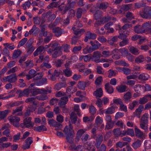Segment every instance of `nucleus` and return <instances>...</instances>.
Listing matches in <instances>:
<instances>
[{"label": "nucleus", "instance_id": "1", "mask_svg": "<svg viewBox=\"0 0 151 151\" xmlns=\"http://www.w3.org/2000/svg\"><path fill=\"white\" fill-rule=\"evenodd\" d=\"M30 93L32 95H36L41 93L40 95L37 96L36 98L38 100H44L47 98V91L46 90H42L37 89H31Z\"/></svg>", "mask_w": 151, "mask_h": 151}, {"label": "nucleus", "instance_id": "2", "mask_svg": "<svg viewBox=\"0 0 151 151\" xmlns=\"http://www.w3.org/2000/svg\"><path fill=\"white\" fill-rule=\"evenodd\" d=\"M35 98H30L27 99L25 101L26 103H30V104H32L34 105L33 108H30V109L28 110L26 113L25 115L26 116L29 115L30 113V112H33L36 109L37 102L35 101Z\"/></svg>", "mask_w": 151, "mask_h": 151}, {"label": "nucleus", "instance_id": "3", "mask_svg": "<svg viewBox=\"0 0 151 151\" xmlns=\"http://www.w3.org/2000/svg\"><path fill=\"white\" fill-rule=\"evenodd\" d=\"M76 3L74 1L71 2L69 0H68V3L66 4L65 6H60L59 7L60 10L63 11V13H65L68 10L74 8Z\"/></svg>", "mask_w": 151, "mask_h": 151}, {"label": "nucleus", "instance_id": "4", "mask_svg": "<svg viewBox=\"0 0 151 151\" xmlns=\"http://www.w3.org/2000/svg\"><path fill=\"white\" fill-rule=\"evenodd\" d=\"M17 80V77L15 74H13L9 76H7L5 78H2V81H8L10 83H12L15 82Z\"/></svg>", "mask_w": 151, "mask_h": 151}, {"label": "nucleus", "instance_id": "5", "mask_svg": "<svg viewBox=\"0 0 151 151\" xmlns=\"http://www.w3.org/2000/svg\"><path fill=\"white\" fill-rule=\"evenodd\" d=\"M63 131L66 136L75 134L74 130L71 124H69L68 126H66L64 129Z\"/></svg>", "mask_w": 151, "mask_h": 151}, {"label": "nucleus", "instance_id": "6", "mask_svg": "<svg viewBox=\"0 0 151 151\" xmlns=\"http://www.w3.org/2000/svg\"><path fill=\"white\" fill-rule=\"evenodd\" d=\"M8 119L10 123L16 127L18 126L20 120L19 117L11 116L8 117Z\"/></svg>", "mask_w": 151, "mask_h": 151}, {"label": "nucleus", "instance_id": "7", "mask_svg": "<svg viewBox=\"0 0 151 151\" xmlns=\"http://www.w3.org/2000/svg\"><path fill=\"white\" fill-rule=\"evenodd\" d=\"M102 56L101 52L99 51H95L93 52L91 59L96 63H99L100 58Z\"/></svg>", "mask_w": 151, "mask_h": 151}, {"label": "nucleus", "instance_id": "8", "mask_svg": "<svg viewBox=\"0 0 151 151\" xmlns=\"http://www.w3.org/2000/svg\"><path fill=\"white\" fill-rule=\"evenodd\" d=\"M142 26L144 33L146 34H151V25L149 22L143 24Z\"/></svg>", "mask_w": 151, "mask_h": 151}, {"label": "nucleus", "instance_id": "9", "mask_svg": "<svg viewBox=\"0 0 151 151\" xmlns=\"http://www.w3.org/2000/svg\"><path fill=\"white\" fill-rule=\"evenodd\" d=\"M32 119L30 117H27L24 121V126L27 128L31 129L32 128L34 125L33 123L31 122Z\"/></svg>", "mask_w": 151, "mask_h": 151}, {"label": "nucleus", "instance_id": "10", "mask_svg": "<svg viewBox=\"0 0 151 151\" xmlns=\"http://www.w3.org/2000/svg\"><path fill=\"white\" fill-rule=\"evenodd\" d=\"M32 138L28 137L25 141L24 143L23 144L22 148L24 150L28 149L30 147V145L33 143Z\"/></svg>", "mask_w": 151, "mask_h": 151}, {"label": "nucleus", "instance_id": "11", "mask_svg": "<svg viewBox=\"0 0 151 151\" xmlns=\"http://www.w3.org/2000/svg\"><path fill=\"white\" fill-rule=\"evenodd\" d=\"M48 123L51 126L55 127L56 128L55 129L56 130H57L58 129H60L62 127V124L60 123L56 122L53 119L49 120L48 121Z\"/></svg>", "mask_w": 151, "mask_h": 151}, {"label": "nucleus", "instance_id": "12", "mask_svg": "<svg viewBox=\"0 0 151 151\" xmlns=\"http://www.w3.org/2000/svg\"><path fill=\"white\" fill-rule=\"evenodd\" d=\"M134 131L135 136L140 139H142L145 137V134L142 132L139 129L137 128L136 126H135Z\"/></svg>", "mask_w": 151, "mask_h": 151}, {"label": "nucleus", "instance_id": "13", "mask_svg": "<svg viewBox=\"0 0 151 151\" xmlns=\"http://www.w3.org/2000/svg\"><path fill=\"white\" fill-rule=\"evenodd\" d=\"M96 35L94 33H92L90 31L87 32L86 35L85 37L84 41L87 42L90 39L94 40L96 38Z\"/></svg>", "mask_w": 151, "mask_h": 151}, {"label": "nucleus", "instance_id": "14", "mask_svg": "<svg viewBox=\"0 0 151 151\" xmlns=\"http://www.w3.org/2000/svg\"><path fill=\"white\" fill-rule=\"evenodd\" d=\"M90 43L91 46V47H90L93 50V51L98 49L101 45V44L96 40L91 41L90 42Z\"/></svg>", "mask_w": 151, "mask_h": 151}, {"label": "nucleus", "instance_id": "15", "mask_svg": "<svg viewBox=\"0 0 151 151\" xmlns=\"http://www.w3.org/2000/svg\"><path fill=\"white\" fill-rule=\"evenodd\" d=\"M144 106L142 105H140L138 108L133 113L134 116H136L138 118L140 117V115L144 109Z\"/></svg>", "mask_w": 151, "mask_h": 151}, {"label": "nucleus", "instance_id": "16", "mask_svg": "<svg viewBox=\"0 0 151 151\" xmlns=\"http://www.w3.org/2000/svg\"><path fill=\"white\" fill-rule=\"evenodd\" d=\"M148 9V6L144 8L143 9L139 12V14L141 17L143 18H149L148 12H147L146 10Z\"/></svg>", "mask_w": 151, "mask_h": 151}, {"label": "nucleus", "instance_id": "17", "mask_svg": "<svg viewBox=\"0 0 151 151\" xmlns=\"http://www.w3.org/2000/svg\"><path fill=\"white\" fill-rule=\"evenodd\" d=\"M47 24H45V25H40V29L41 30V33L40 35L41 36L46 37L47 35V32L45 31L47 28Z\"/></svg>", "mask_w": 151, "mask_h": 151}, {"label": "nucleus", "instance_id": "18", "mask_svg": "<svg viewBox=\"0 0 151 151\" xmlns=\"http://www.w3.org/2000/svg\"><path fill=\"white\" fill-rule=\"evenodd\" d=\"M105 89L106 92L109 94H112L114 92V88L109 83H106L105 85Z\"/></svg>", "mask_w": 151, "mask_h": 151}, {"label": "nucleus", "instance_id": "19", "mask_svg": "<svg viewBox=\"0 0 151 151\" xmlns=\"http://www.w3.org/2000/svg\"><path fill=\"white\" fill-rule=\"evenodd\" d=\"M86 130L81 129L78 130L76 134V137L75 139L76 142H78L82 135L85 132Z\"/></svg>", "mask_w": 151, "mask_h": 151}, {"label": "nucleus", "instance_id": "20", "mask_svg": "<svg viewBox=\"0 0 151 151\" xmlns=\"http://www.w3.org/2000/svg\"><path fill=\"white\" fill-rule=\"evenodd\" d=\"M133 88L135 92L137 93H140V91L145 88V86L143 85L137 84L134 86Z\"/></svg>", "mask_w": 151, "mask_h": 151}, {"label": "nucleus", "instance_id": "21", "mask_svg": "<svg viewBox=\"0 0 151 151\" xmlns=\"http://www.w3.org/2000/svg\"><path fill=\"white\" fill-rule=\"evenodd\" d=\"M120 72H122L126 75H128L130 73L131 70L130 69L125 68L119 67L117 69Z\"/></svg>", "mask_w": 151, "mask_h": 151}, {"label": "nucleus", "instance_id": "22", "mask_svg": "<svg viewBox=\"0 0 151 151\" xmlns=\"http://www.w3.org/2000/svg\"><path fill=\"white\" fill-rule=\"evenodd\" d=\"M127 87L125 85L118 86L116 87V88L118 91L119 93H123L126 91Z\"/></svg>", "mask_w": 151, "mask_h": 151}, {"label": "nucleus", "instance_id": "23", "mask_svg": "<svg viewBox=\"0 0 151 151\" xmlns=\"http://www.w3.org/2000/svg\"><path fill=\"white\" fill-rule=\"evenodd\" d=\"M52 31L56 37H58L62 34L63 30L59 27H56L53 29Z\"/></svg>", "mask_w": 151, "mask_h": 151}, {"label": "nucleus", "instance_id": "24", "mask_svg": "<svg viewBox=\"0 0 151 151\" xmlns=\"http://www.w3.org/2000/svg\"><path fill=\"white\" fill-rule=\"evenodd\" d=\"M132 26V25L131 24H126L122 26V28H121L120 26L119 25H117L116 26L117 28L116 29L121 30L122 31H123V32H124V30L131 27Z\"/></svg>", "mask_w": 151, "mask_h": 151}, {"label": "nucleus", "instance_id": "25", "mask_svg": "<svg viewBox=\"0 0 151 151\" xmlns=\"http://www.w3.org/2000/svg\"><path fill=\"white\" fill-rule=\"evenodd\" d=\"M39 28H37L35 25H34L29 31L30 35L32 34L34 35H37L39 32Z\"/></svg>", "mask_w": 151, "mask_h": 151}, {"label": "nucleus", "instance_id": "26", "mask_svg": "<svg viewBox=\"0 0 151 151\" xmlns=\"http://www.w3.org/2000/svg\"><path fill=\"white\" fill-rule=\"evenodd\" d=\"M103 93V90L102 88H100L94 92L93 95L96 98H99L102 96Z\"/></svg>", "mask_w": 151, "mask_h": 151}, {"label": "nucleus", "instance_id": "27", "mask_svg": "<svg viewBox=\"0 0 151 151\" xmlns=\"http://www.w3.org/2000/svg\"><path fill=\"white\" fill-rule=\"evenodd\" d=\"M132 97V95L130 92H127L124 96V100L126 103H128L130 101Z\"/></svg>", "mask_w": 151, "mask_h": 151}, {"label": "nucleus", "instance_id": "28", "mask_svg": "<svg viewBox=\"0 0 151 151\" xmlns=\"http://www.w3.org/2000/svg\"><path fill=\"white\" fill-rule=\"evenodd\" d=\"M109 6V4L106 2L101 3L98 6V8L102 10H106Z\"/></svg>", "mask_w": 151, "mask_h": 151}, {"label": "nucleus", "instance_id": "29", "mask_svg": "<svg viewBox=\"0 0 151 151\" xmlns=\"http://www.w3.org/2000/svg\"><path fill=\"white\" fill-rule=\"evenodd\" d=\"M149 114L147 113H145L142 117L140 122L148 123V119H149Z\"/></svg>", "mask_w": 151, "mask_h": 151}, {"label": "nucleus", "instance_id": "30", "mask_svg": "<svg viewBox=\"0 0 151 151\" xmlns=\"http://www.w3.org/2000/svg\"><path fill=\"white\" fill-rule=\"evenodd\" d=\"M66 86V84L65 83H59L55 85V88L57 90H59L62 88L65 87Z\"/></svg>", "mask_w": 151, "mask_h": 151}, {"label": "nucleus", "instance_id": "31", "mask_svg": "<svg viewBox=\"0 0 151 151\" xmlns=\"http://www.w3.org/2000/svg\"><path fill=\"white\" fill-rule=\"evenodd\" d=\"M134 31L137 34H142L144 33L142 26L138 25L134 27Z\"/></svg>", "mask_w": 151, "mask_h": 151}, {"label": "nucleus", "instance_id": "32", "mask_svg": "<svg viewBox=\"0 0 151 151\" xmlns=\"http://www.w3.org/2000/svg\"><path fill=\"white\" fill-rule=\"evenodd\" d=\"M103 14V12L101 10L97 11L94 15V18L96 20L100 19Z\"/></svg>", "mask_w": 151, "mask_h": 151}, {"label": "nucleus", "instance_id": "33", "mask_svg": "<svg viewBox=\"0 0 151 151\" xmlns=\"http://www.w3.org/2000/svg\"><path fill=\"white\" fill-rule=\"evenodd\" d=\"M86 85V82L82 81H79L78 84V88L83 90H85V88Z\"/></svg>", "mask_w": 151, "mask_h": 151}, {"label": "nucleus", "instance_id": "34", "mask_svg": "<svg viewBox=\"0 0 151 151\" xmlns=\"http://www.w3.org/2000/svg\"><path fill=\"white\" fill-rule=\"evenodd\" d=\"M149 78V76L148 74L144 73L140 74L138 76L139 80L143 81H147Z\"/></svg>", "mask_w": 151, "mask_h": 151}, {"label": "nucleus", "instance_id": "35", "mask_svg": "<svg viewBox=\"0 0 151 151\" xmlns=\"http://www.w3.org/2000/svg\"><path fill=\"white\" fill-rule=\"evenodd\" d=\"M142 142L139 139H137L132 144V146L135 149L140 147L141 145Z\"/></svg>", "mask_w": 151, "mask_h": 151}, {"label": "nucleus", "instance_id": "36", "mask_svg": "<svg viewBox=\"0 0 151 151\" xmlns=\"http://www.w3.org/2000/svg\"><path fill=\"white\" fill-rule=\"evenodd\" d=\"M59 44L57 42L54 41L52 42L48 45V48L51 47L54 50H57Z\"/></svg>", "mask_w": 151, "mask_h": 151}, {"label": "nucleus", "instance_id": "37", "mask_svg": "<svg viewBox=\"0 0 151 151\" xmlns=\"http://www.w3.org/2000/svg\"><path fill=\"white\" fill-rule=\"evenodd\" d=\"M75 35L79 37H80L83 33L85 32V30L83 29H79L73 31Z\"/></svg>", "mask_w": 151, "mask_h": 151}, {"label": "nucleus", "instance_id": "38", "mask_svg": "<svg viewBox=\"0 0 151 151\" xmlns=\"http://www.w3.org/2000/svg\"><path fill=\"white\" fill-rule=\"evenodd\" d=\"M22 108L21 107H18L15 110H13L12 114H16L18 116H21L22 114Z\"/></svg>", "mask_w": 151, "mask_h": 151}, {"label": "nucleus", "instance_id": "39", "mask_svg": "<svg viewBox=\"0 0 151 151\" xmlns=\"http://www.w3.org/2000/svg\"><path fill=\"white\" fill-rule=\"evenodd\" d=\"M129 51L132 54L137 55L139 54V52L138 50L134 47H131L129 48Z\"/></svg>", "mask_w": 151, "mask_h": 151}, {"label": "nucleus", "instance_id": "40", "mask_svg": "<svg viewBox=\"0 0 151 151\" xmlns=\"http://www.w3.org/2000/svg\"><path fill=\"white\" fill-rule=\"evenodd\" d=\"M10 112V111L8 110H6L3 111H0V119H4Z\"/></svg>", "mask_w": 151, "mask_h": 151}, {"label": "nucleus", "instance_id": "41", "mask_svg": "<svg viewBox=\"0 0 151 151\" xmlns=\"http://www.w3.org/2000/svg\"><path fill=\"white\" fill-rule=\"evenodd\" d=\"M73 27L72 28L73 31L78 29V27H81L83 26L82 24L79 21L76 22L73 25Z\"/></svg>", "mask_w": 151, "mask_h": 151}, {"label": "nucleus", "instance_id": "42", "mask_svg": "<svg viewBox=\"0 0 151 151\" xmlns=\"http://www.w3.org/2000/svg\"><path fill=\"white\" fill-rule=\"evenodd\" d=\"M103 137L102 135H99L97 137L96 139V141L97 143L96 147L99 148L103 140Z\"/></svg>", "mask_w": 151, "mask_h": 151}, {"label": "nucleus", "instance_id": "43", "mask_svg": "<svg viewBox=\"0 0 151 151\" xmlns=\"http://www.w3.org/2000/svg\"><path fill=\"white\" fill-rule=\"evenodd\" d=\"M35 130L38 132H41L46 131L47 130L46 128L44 125H41L37 127H35L34 128Z\"/></svg>", "mask_w": 151, "mask_h": 151}, {"label": "nucleus", "instance_id": "44", "mask_svg": "<svg viewBox=\"0 0 151 151\" xmlns=\"http://www.w3.org/2000/svg\"><path fill=\"white\" fill-rule=\"evenodd\" d=\"M42 74H41L39 76H37L36 77V78H37V81H38V83H41V84H42L41 85H40V86L42 85L43 84L46 83L47 81V79L46 78H43L41 80H39V79H40L42 77Z\"/></svg>", "mask_w": 151, "mask_h": 151}, {"label": "nucleus", "instance_id": "45", "mask_svg": "<svg viewBox=\"0 0 151 151\" xmlns=\"http://www.w3.org/2000/svg\"><path fill=\"white\" fill-rule=\"evenodd\" d=\"M145 58L142 55H140L137 58L135 59V62L137 63H139L143 62L145 60Z\"/></svg>", "mask_w": 151, "mask_h": 151}, {"label": "nucleus", "instance_id": "46", "mask_svg": "<svg viewBox=\"0 0 151 151\" xmlns=\"http://www.w3.org/2000/svg\"><path fill=\"white\" fill-rule=\"evenodd\" d=\"M114 134L116 137H118L119 136H121L122 131L119 128L115 129L113 130Z\"/></svg>", "mask_w": 151, "mask_h": 151}, {"label": "nucleus", "instance_id": "47", "mask_svg": "<svg viewBox=\"0 0 151 151\" xmlns=\"http://www.w3.org/2000/svg\"><path fill=\"white\" fill-rule=\"evenodd\" d=\"M115 108L113 106H111L106 110L105 113L106 114H111L114 113Z\"/></svg>", "mask_w": 151, "mask_h": 151}, {"label": "nucleus", "instance_id": "48", "mask_svg": "<svg viewBox=\"0 0 151 151\" xmlns=\"http://www.w3.org/2000/svg\"><path fill=\"white\" fill-rule=\"evenodd\" d=\"M103 122V118L99 116L96 117L95 120V123L97 125L102 124Z\"/></svg>", "mask_w": 151, "mask_h": 151}, {"label": "nucleus", "instance_id": "49", "mask_svg": "<svg viewBox=\"0 0 151 151\" xmlns=\"http://www.w3.org/2000/svg\"><path fill=\"white\" fill-rule=\"evenodd\" d=\"M48 21H53L55 18L56 16L54 14H52V13L50 12H48Z\"/></svg>", "mask_w": 151, "mask_h": 151}, {"label": "nucleus", "instance_id": "50", "mask_svg": "<svg viewBox=\"0 0 151 151\" xmlns=\"http://www.w3.org/2000/svg\"><path fill=\"white\" fill-rule=\"evenodd\" d=\"M89 112L93 115H94L96 113V109L93 106L91 105L89 107Z\"/></svg>", "mask_w": 151, "mask_h": 151}, {"label": "nucleus", "instance_id": "51", "mask_svg": "<svg viewBox=\"0 0 151 151\" xmlns=\"http://www.w3.org/2000/svg\"><path fill=\"white\" fill-rule=\"evenodd\" d=\"M75 134L66 136V139L68 142L70 144L73 143L74 141V136Z\"/></svg>", "mask_w": 151, "mask_h": 151}, {"label": "nucleus", "instance_id": "52", "mask_svg": "<svg viewBox=\"0 0 151 151\" xmlns=\"http://www.w3.org/2000/svg\"><path fill=\"white\" fill-rule=\"evenodd\" d=\"M149 99H147V96L145 95L143 97L140 98L139 100V103L140 104H145L149 100Z\"/></svg>", "mask_w": 151, "mask_h": 151}, {"label": "nucleus", "instance_id": "53", "mask_svg": "<svg viewBox=\"0 0 151 151\" xmlns=\"http://www.w3.org/2000/svg\"><path fill=\"white\" fill-rule=\"evenodd\" d=\"M63 72L65 75L68 77L70 76L72 74V72L69 68H66V69L63 70Z\"/></svg>", "mask_w": 151, "mask_h": 151}, {"label": "nucleus", "instance_id": "54", "mask_svg": "<svg viewBox=\"0 0 151 151\" xmlns=\"http://www.w3.org/2000/svg\"><path fill=\"white\" fill-rule=\"evenodd\" d=\"M70 119L73 124H75L77 120V116L73 112H72L70 115Z\"/></svg>", "mask_w": 151, "mask_h": 151}, {"label": "nucleus", "instance_id": "55", "mask_svg": "<svg viewBox=\"0 0 151 151\" xmlns=\"http://www.w3.org/2000/svg\"><path fill=\"white\" fill-rule=\"evenodd\" d=\"M83 53L84 54H86L88 53H90L93 52V50H92L91 47L86 46L83 50Z\"/></svg>", "mask_w": 151, "mask_h": 151}, {"label": "nucleus", "instance_id": "56", "mask_svg": "<svg viewBox=\"0 0 151 151\" xmlns=\"http://www.w3.org/2000/svg\"><path fill=\"white\" fill-rule=\"evenodd\" d=\"M94 119V117L93 116H91L90 117L85 116L83 118V122H91Z\"/></svg>", "mask_w": 151, "mask_h": 151}, {"label": "nucleus", "instance_id": "57", "mask_svg": "<svg viewBox=\"0 0 151 151\" xmlns=\"http://www.w3.org/2000/svg\"><path fill=\"white\" fill-rule=\"evenodd\" d=\"M79 60L81 61L82 60H83L85 62H87L90 61V58L88 56V55H86L85 56H81L79 58Z\"/></svg>", "mask_w": 151, "mask_h": 151}, {"label": "nucleus", "instance_id": "58", "mask_svg": "<svg viewBox=\"0 0 151 151\" xmlns=\"http://www.w3.org/2000/svg\"><path fill=\"white\" fill-rule=\"evenodd\" d=\"M119 51L122 55L124 56H126L128 53V50L125 48L120 49Z\"/></svg>", "mask_w": 151, "mask_h": 151}, {"label": "nucleus", "instance_id": "59", "mask_svg": "<svg viewBox=\"0 0 151 151\" xmlns=\"http://www.w3.org/2000/svg\"><path fill=\"white\" fill-rule=\"evenodd\" d=\"M21 54V52L19 50H15L12 56V58L13 59H16Z\"/></svg>", "mask_w": 151, "mask_h": 151}, {"label": "nucleus", "instance_id": "60", "mask_svg": "<svg viewBox=\"0 0 151 151\" xmlns=\"http://www.w3.org/2000/svg\"><path fill=\"white\" fill-rule=\"evenodd\" d=\"M147 124L148 123L140 122V127L146 131L148 129Z\"/></svg>", "mask_w": 151, "mask_h": 151}, {"label": "nucleus", "instance_id": "61", "mask_svg": "<svg viewBox=\"0 0 151 151\" xmlns=\"http://www.w3.org/2000/svg\"><path fill=\"white\" fill-rule=\"evenodd\" d=\"M138 102L135 101H134L132 103L129 104V108L130 110L133 109L134 108L138 105Z\"/></svg>", "mask_w": 151, "mask_h": 151}, {"label": "nucleus", "instance_id": "62", "mask_svg": "<svg viewBox=\"0 0 151 151\" xmlns=\"http://www.w3.org/2000/svg\"><path fill=\"white\" fill-rule=\"evenodd\" d=\"M111 19V17L109 16H105L101 20V22L102 24L108 22Z\"/></svg>", "mask_w": 151, "mask_h": 151}, {"label": "nucleus", "instance_id": "63", "mask_svg": "<svg viewBox=\"0 0 151 151\" xmlns=\"http://www.w3.org/2000/svg\"><path fill=\"white\" fill-rule=\"evenodd\" d=\"M62 54V52L61 50H56L52 54V57L53 58H56L61 55Z\"/></svg>", "mask_w": 151, "mask_h": 151}, {"label": "nucleus", "instance_id": "64", "mask_svg": "<svg viewBox=\"0 0 151 151\" xmlns=\"http://www.w3.org/2000/svg\"><path fill=\"white\" fill-rule=\"evenodd\" d=\"M114 125V123L112 122H106L105 129H109L113 128Z\"/></svg>", "mask_w": 151, "mask_h": 151}]
</instances>
